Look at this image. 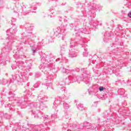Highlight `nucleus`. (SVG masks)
<instances>
[{
    "label": "nucleus",
    "instance_id": "f03ea898",
    "mask_svg": "<svg viewBox=\"0 0 131 131\" xmlns=\"http://www.w3.org/2000/svg\"><path fill=\"white\" fill-rule=\"evenodd\" d=\"M128 16H129L130 18H131V13H128Z\"/></svg>",
    "mask_w": 131,
    "mask_h": 131
},
{
    "label": "nucleus",
    "instance_id": "f257e3e1",
    "mask_svg": "<svg viewBox=\"0 0 131 131\" xmlns=\"http://www.w3.org/2000/svg\"><path fill=\"white\" fill-rule=\"evenodd\" d=\"M104 89H105V88H104V87H103V86H100V87H99V91H100V92H103V91H104Z\"/></svg>",
    "mask_w": 131,
    "mask_h": 131
}]
</instances>
